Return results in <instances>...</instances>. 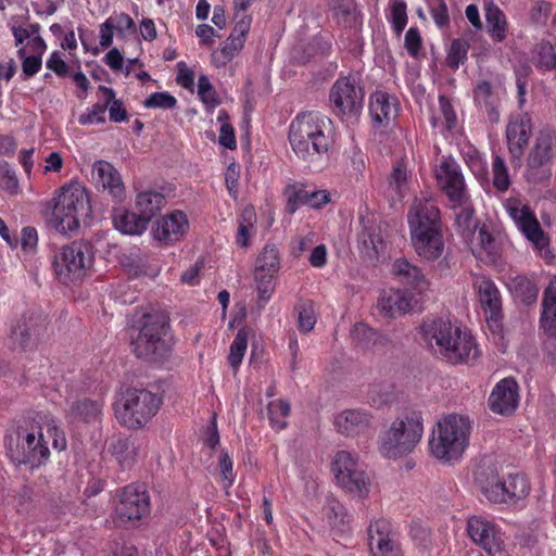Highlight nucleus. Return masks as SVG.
Segmentation results:
<instances>
[{
    "mask_svg": "<svg viewBox=\"0 0 556 556\" xmlns=\"http://www.w3.org/2000/svg\"><path fill=\"white\" fill-rule=\"evenodd\" d=\"M419 332L427 346L452 365L471 364L481 355L473 336L450 320L426 318Z\"/></svg>",
    "mask_w": 556,
    "mask_h": 556,
    "instance_id": "obj_1",
    "label": "nucleus"
},
{
    "mask_svg": "<svg viewBox=\"0 0 556 556\" xmlns=\"http://www.w3.org/2000/svg\"><path fill=\"white\" fill-rule=\"evenodd\" d=\"M288 139L299 159L316 163L333 144L331 121L318 112L300 113L289 126Z\"/></svg>",
    "mask_w": 556,
    "mask_h": 556,
    "instance_id": "obj_2",
    "label": "nucleus"
},
{
    "mask_svg": "<svg viewBox=\"0 0 556 556\" xmlns=\"http://www.w3.org/2000/svg\"><path fill=\"white\" fill-rule=\"evenodd\" d=\"M471 424L468 416L459 414L440 419L429 443L432 455L443 462L459 459L468 447Z\"/></svg>",
    "mask_w": 556,
    "mask_h": 556,
    "instance_id": "obj_3",
    "label": "nucleus"
},
{
    "mask_svg": "<svg viewBox=\"0 0 556 556\" xmlns=\"http://www.w3.org/2000/svg\"><path fill=\"white\" fill-rule=\"evenodd\" d=\"M424 433L421 414L410 412L397 417L379 437V450L384 457L400 458L410 454Z\"/></svg>",
    "mask_w": 556,
    "mask_h": 556,
    "instance_id": "obj_4",
    "label": "nucleus"
},
{
    "mask_svg": "<svg viewBox=\"0 0 556 556\" xmlns=\"http://www.w3.org/2000/svg\"><path fill=\"white\" fill-rule=\"evenodd\" d=\"M476 481L484 496L494 504L516 505L530 494L529 479L520 472L500 476L493 468L477 473Z\"/></svg>",
    "mask_w": 556,
    "mask_h": 556,
    "instance_id": "obj_5",
    "label": "nucleus"
},
{
    "mask_svg": "<svg viewBox=\"0 0 556 556\" xmlns=\"http://www.w3.org/2000/svg\"><path fill=\"white\" fill-rule=\"evenodd\" d=\"M143 318V325L132 341L134 352L144 361L160 362L170 352L169 319L164 313L147 314Z\"/></svg>",
    "mask_w": 556,
    "mask_h": 556,
    "instance_id": "obj_6",
    "label": "nucleus"
},
{
    "mask_svg": "<svg viewBox=\"0 0 556 556\" xmlns=\"http://www.w3.org/2000/svg\"><path fill=\"white\" fill-rule=\"evenodd\" d=\"M162 397L146 389H127L115 406L118 421L129 429L146 426L159 412Z\"/></svg>",
    "mask_w": 556,
    "mask_h": 556,
    "instance_id": "obj_7",
    "label": "nucleus"
},
{
    "mask_svg": "<svg viewBox=\"0 0 556 556\" xmlns=\"http://www.w3.org/2000/svg\"><path fill=\"white\" fill-rule=\"evenodd\" d=\"M90 205L86 190L78 185L63 187L55 199L50 226L62 235L76 231L79 218L87 216Z\"/></svg>",
    "mask_w": 556,
    "mask_h": 556,
    "instance_id": "obj_8",
    "label": "nucleus"
},
{
    "mask_svg": "<svg viewBox=\"0 0 556 556\" xmlns=\"http://www.w3.org/2000/svg\"><path fill=\"white\" fill-rule=\"evenodd\" d=\"M555 163L556 129L545 125L535 132L526 156V179L533 182L549 179Z\"/></svg>",
    "mask_w": 556,
    "mask_h": 556,
    "instance_id": "obj_9",
    "label": "nucleus"
},
{
    "mask_svg": "<svg viewBox=\"0 0 556 556\" xmlns=\"http://www.w3.org/2000/svg\"><path fill=\"white\" fill-rule=\"evenodd\" d=\"M93 264V247L87 241H73L53 256L58 279L68 285L88 275Z\"/></svg>",
    "mask_w": 556,
    "mask_h": 556,
    "instance_id": "obj_10",
    "label": "nucleus"
},
{
    "mask_svg": "<svg viewBox=\"0 0 556 556\" xmlns=\"http://www.w3.org/2000/svg\"><path fill=\"white\" fill-rule=\"evenodd\" d=\"M7 448L15 464L28 465L30 469L42 465L50 455L41 427L37 431L18 428L15 439L12 435L8 438Z\"/></svg>",
    "mask_w": 556,
    "mask_h": 556,
    "instance_id": "obj_11",
    "label": "nucleus"
},
{
    "mask_svg": "<svg viewBox=\"0 0 556 556\" xmlns=\"http://www.w3.org/2000/svg\"><path fill=\"white\" fill-rule=\"evenodd\" d=\"M150 513V496L143 485H126L119 496L115 508V520L118 525L127 527L137 525Z\"/></svg>",
    "mask_w": 556,
    "mask_h": 556,
    "instance_id": "obj_12",
    "label": "nucleus"
},
{
    "mask_svg": "<svg viewBox=\"0 0 556 556\" xmlns=\"http://www.w3.org/2000/svg\"><path fill=\"white\" fill-rule=\"evenodd\" d=\"M47 317L40 313H26L15 320L9 332L12 350L27 351L36 346L47 329Z\"/></svg>",
    "mask_w": 556,
    "mask_h": 556,
    "instance_id": "obj_13",
    "label": "nucleus"
},
{
    "mask_svg": "<svg viewBox=\"0 0 556 556\" xmlns=\"http://www.w3.org/2000/svg\"><path fill=\"white\" fill-rule=\"evenodd\" d=\"M467 533L489 555L502 556L505 553V533L494 521L473 516L467 521Z\"/></svg>",
    "mask_w": 556,
    "mask_h": 556,
    "instance_id": "obj_14",
    "label": "nucleus"
},
{
    "mask_svg": "<svg viewBox=\"0 0 556 556\" xmlns=\"http://www.w3.org/2000/svg\"><path fill=\"white\" fill-rule=\"evenodd\" d=\"M435 178L448 203L460 205L466 202L469 192L460 165L454 159L443 156L440 160L435 166Z\"/></svg>",
    "mask_w": 556,
    "mask_h": 556,
    "instance_id": "obj_15",
    "label": "nucleus"
},
{
    "mask_svg": "<svg viewBox=\"0 0 556 556\" xmlns=\"http://www.w3.org/2000/svg\"><path fill=\"white\" fill-rule=\"evenodd\" d=\"M336 112L342 115H356L364 104V91L353 76L339 77L329 92Z\"/></svg>",
    "mask_w": 556,
    "mask_h": 556,
    "instance_id": "obj_16",
    "label": "nucleus"
},
{
    "mask_svg": "<svg viewBox=\"0 0 556 556\" xmlns=\"http://www.w3.org/2000/svg\"><path fill=\"white\" fill-rule=\"evenodd\" d=\"M532 117L528 112H517L509 115L505 137L513 163H521L525 150L532 136Z\"/></svg>",
    "mask_w": 556,
    "mask_h": 556,
    "instance_id": "obj_17",
    "label": "nucleus"
},
{
    "mask_svg": "<svg viewBox=\"0 0 556 556\" xmlns=\"http://www.w3.org/2000/svg\"><path fill=\"white\" fill-rule=\"evenodd\" d=\"M409 233L442 230L440 210L432 198L416 197L407 213Z\"/></svg>",
    "mask_w": 556,
    "mask_h": 556,
    "instance_id": "obj_18",
    "label": "nucleus"
},
{
    "mask_svg": "<svg viewBox=\"0 0 556 556\" xmlns=\"http://www.w3.org/2000/svg\"><path fill=\"white\" fill-rule=\"evenodd\" d=\"M280 269V253L275 244H266L256 260L255 279L257 290L262 300L271 296L274 287L273 279Z\"/></svg>",
    "mask_w": 556,
    "mask_h": 556,
    "instance_id": "obj_19",
    "label": "nucleus"
},
{
    "mask_svg": "<svg viewBox=\"0 0 556 556\" xmlns=\"http://www.w3.org/2000/svg\"><path fill=\"white\" fill-rule=\"evenodd\" d=\"M368 544L372 556H402L397 533L389 520L378 519L370 522Z\"/></svg>",
    "mask_w": 556,
    "mask_h": 556,
    "instance_id": "obj_20",
    "label": "nucleus"
},
{
    "mask_svg": "<svg viewBox=\"0 0 556 556\" xmlns=\"http://www.w3.org/2000/svg\"><path fill=\"white\" fill-rule=\"evenodd\" d=\"M377 308L381 315L395 319L419 308V300L406 289H390L380 293Z\"/></svg>",
    "mask_w": 556,
    "mask_h": 556,
    "instance_id": "obj_21",
    "label": "nucleus"
},
{
    "mask_svg": "<svg viewBox=\"0 0 556 556\" xmlns=\"http://www.w3.org/2000/svg\"><path fill=\"white\" fill-rule=\"evenodd\" d=\"M92 181L98 190L106 191L115 202L125 199V186L118 170L106 161L92 165Z\"/></svg>",
    "mask_w": 556,
    "mask_h": 556,
    "instance_id": "obj_22",
    "label": "nucleus"
},
{
    "mask_svg": "<svg viewBox=\"0 0 556 556\" xmlns=\"http://www.w3.org/2000/svg\"><path fill=\"white\" fill-rule=\"evenodd\" d=\"M189 228L187 215L181 211H173L156 222L152 230L153 238L165 245L180 241Z\"/></svg>",
    "mask_w": 556,
    "mask_h": 556,
    "instance_id": "obj_23",
    "label": "nucleus"
},
{
    "mask_svg": "<svg viewBox=\"0 0 556 556\" xmlns=\"http://www.w3.org/2000/svg\"><path fill=\"white\" fill-rule=\"evenodd\" d=\"M334 427L346 437L367 434L374 429V417L366 409H344L336 415Z\"/></svg>",
    "mask_w": 556,
    "mask_h": 556,
    "instance_id": "obj_24",
    "label": "nucleus"
},
{
    "mask_svg": "<svg viewBox=\"0 0 556 556\" xmlns=\"http://www.w3.org/2000/svg\"><path fill=\"white\" fill-rule=\"evenodd\" d=\"M511 216L518 229L545 257L549 253L548 238L544 235L533 212L528 206H522L521 208H514Z\"/></svg>",
    "mask_w": 556,
    "mask_h": 556,
    "instance_id": "obj_25",
    "label": "nucleus"
},
{
    "mask_svg": "<svg viewBox=\"0 0 556 556\" xmlns=\"http://www.w3.org/2000/svg\"><path fill=\"white\" fill-rule=\"evenodd\" d=\"M518 383L513 378H505L494 387L489 397V406L493 413L513 414L519 403Z\"/></svg>",
    "mask_w": 556,
    "mask_h": 556,
    "instance_id": "obj_26",
    "label": "nucleus"
},
{
    "mask_svg": "<svg viewBox=\"0 0 556 556\" xmlns=\"http://www.w3.org/2000/svg\"><path fill=\"white\" fill-rule=\"evenodd\" d=\"M470 244L473 255L484 263L494 264L501 256V242L490 232L486 225L479 227L471 236Z\"/></svg>",
    "mask_w": 556,
    "mask_h": 556,
    "instance_id": "obj_27",
    "label": "nucleus"
},
{
    "mask_svg": "<svg viewBox=\"0 0 556 556\" xmlns=\"http://www.w3.org/2000/svg\"><path fill=\"white\" fill-rule=\"evenodd\" d=\"M410 240L415 252L426 261H435L444 252L443 230L413 232Z\"/></svg>",
    "mask_w": 556,
    "mask_h": 556,
    "instance_id": "obj_28",
    "label": "nucleus"
},
{
    "mask_svg": "<svg viewBox=\"0 0 556 556\" xmlns=\"http://www.w3.org/2000/svg\"><path fill=\"white\" fill-rule=\"evenodd\" d=\"M399 101L383 91H376L370 96L369 112L372 121L378 124H389L397 116Z\"/></svg>",
    "mask_w": 556,
    "mask_h": 556,
    "instance_id": "obj_29",
    "label": "nucleus"
},
{
    "mask_svg": "<svg viewBox=\"0 0 556 556\" xmlns=\"http://www.w3.org/2000/svg\"><path fill=\"white\" fill-rule=\"evenodd\" d=\"M251 22L252 18L250 15H242L236 22L231 34L219 50V55L222 58L220 64H227L239 51H241L245 42L247 35L250 30Z\"/></svg>",
    "mask_w": 556,
    "mask_h": 556,
    "instance_id": "obj_30",
    "label": "nucleus"
},
{
    "mask_svg": "<svg viewBox=\"0 0 556 556\" xmlns=\"http://www.w3.org/2000/svg\"><path fill=\"white\" fill-rule=\"evenodd\" d=\"M393 274L397 279L404 283L410 286L419 294H422L429 288V281L422 274L421 269L406 258H399L393 263Z\"/></svg>",
    "mask_w": 556,
    "mask_h": 556,
    "instance_id": "obj_31",
    "label": "nucleus"
},
{
    "mask_svg": "<svg viewBox=\"0 0 556 556\" xmlns=\"http://www.w3.org/2000/svg\"><path fill=\"white\" fill-rule=\"evenodd\" d=\"M540 325L549 337H556V277L543 291Z\"/></svg>",
    "mask_w": 556,
    "mask_h": 556,
    "instance_id": "obj_32",
    "label": "nucleus"
},
{
    "mask_svg": "<svg viewBox=\"0 0 556 556\" xmlns=\"http://www.w3.org/2000/svg\"><path fill=\"white\" fill-rule=\"evenodd\" d=\"M484 16L488 33L494 42H502L508 34V22L504 12L493 2H484Z\"/></svg>",
    "mask_w": 556,
    "mask_h": 556,
    "instance_id": "obj_33",
    "label": "nucleus"
},
{
    "mask_svg": "<svg viewBox=\"0 0 556 556\" xmlns=\"http://www.w3.org/2000/svg\"><path fill=\"white\" fill-rule=\"evenodd\" d=\"M473 100L477 106L484 110L490 123H498V99L494 94L492 85L489 81L481 80L477 84L473 90Z\"/></svg>",
    "mask_w": 556,
    "mask_h": 556,
    "instance_id": "obj_34",
    "label": "nucleus"
},
{
    "mask_svg": "<svg viewBox=\"0 0 556 556\" xmlns=\"http://www.w3.org/2000/svg\"><path fill=\"white\" fill-rule=\"evenodd\" d=\"M165 195L156 190L147 189L137 193L136 210L148 223L165 206Z\"/></svg>",
    "mask_w": 556,
    "mask_h": 556,
    "instance_id": "obj_35",
    "label": "nucleus"
},
{
    "mask_svg": "<svg viewBox=\"0 0 556 556\" xmlns=\"http://www.w3.org/2000/svg\"><path fill=\"white\" fill-rule=\"evenodd\" d=\"M113 224L115 228L126 235H140L147 227L148 222L139 212H129L123 208H117L113 213Z\"/></svg>",
    "mask_w": 556,
    "mask_h": 556,
    "instance_id": "obj_36",
    "label": "nucleus"
},
{
    "mask_svg": "<svg viewBox=\"0 0 556 556\" xmlns=\"http://www.w3.org/2000/svg\"><path fill=\"white\" fill-rule=\"evenodd\" d=\"M452 210H455V224L457 230L463 237L469 238L478 231V223L475 218V210L472 207L470 194L467 195L466 202L460 205L448 203Z\"/></svg>",
    "mask_w": 556,
    "mask_h": 556,
    "instance_id": "obj_37",
    "label": "nucleus"
},
{
    "mask_svg": "<svg viewBox=\"0 0 556 556\" xmlns=\"http://www.w3.org/2000/svg\"><path fill=\"white\" fill-rule=\"evenodd\" d=\"M336 479L342 489L359 498L366 496L369 492V479L363 469L336 473Z\"/></svg>",
    "mask_w": 556,
    "mask_h": 556,
    "instance_id": "obj_38",
    "label": "nucleus"
},
{
    "mask_svg": "<svg viewBox=\"0 0 556 556\" xmlns=\"http://www.w3.org/2000/svg\"><path fill=\"white\" fill-rule=\"evenodd\" d=\"M481 306L491 319H497L502 311L500 291L493 281L483 279L478 287Z\"/></svg>",
    "mask_w": 556,
    "mask_h": 556,
    "instance_id": "obj_39",
    "label": "nucleus"
},
{
    "mask_svg": "<svg viewBox=\"0 0 556 556\" xmlns=\"http://www.w3.org/2000/svg\"><path fill=\"white\" fill-rule=\"evenodd\" d=\"M109 452L122 467H130L138 455V448L135 443L128 437L121 434L112 438Z\"/></svg>",
    "mask_w": 556,
    "mask_h": 556,
    "instance_id": "obj_40",
    "label": "nucleus"
},
{
    "mask_svg": "<svg viewBox=\"0 0 556 556\" xmlns=\"http://www.w3.org/2000/svg\"><path fill=\"white\" fill-rule=\"evenodd\" d=\"M102 412V404L98 401L83 399L72 403L67 418L71 421L90 422L99 418Z\"/></svg>",
    "mask_w": 556,
    "mask_h": 556,
    "instance_id": "obj_41",
    "label": "nucleus"
},
{
    "mask_svg": "<svg viewBox=\"0 0 556 556\" xmlns=\"http://www.w3.org/2000/svg\"><path fill=\"white\" fill-rule=\"evenodd\" d=\"M361 252L369 260L379 256L386 247L382 237L375 228H365L358 237Z\"/></svg>",
    "mask_w": 556,
    "mask_h": 556,
    "instance_id": "obj_42",
    "label": "nucleus"
},
{
    "mask_svg": "<svg viewBox=\"0 0 556 556\" xmlns=\"http://www.w3.org/2000/svg\"><path fill=\"white\" fill-rule=\"evenodd\" d=\"M509 288L514 296L525 305H531L538 300L539 289L536 285L525 276L513 278Z\"/></svg>",
    "mask_w": 556,
    "mask_h": 556,
    "instance_id": "obj_43",
    "label": "nucleus"
},
{
    "mask_svg": "<svg viewBox=\"0 0 556 556\" xmlns=\"http://www.w3.org/2000/svg\"><path fill=\"white\" fill-rule=\"evenodd\" d=\"M256 213L253 207L247 206L241 211L238 218V230L236 242L242 248L250 245V238L255 231Z\"/></svg>",
    "mask_w": 556,
    "mask_h": 556,
    "instance_id": "obj_44",
    "label": "nucleus"
},
{
    "mask_svg": "<svg viewBox=\"0 0 556 556\" xmlns=\"http://www.w3.org/2000/svg\"><path fill=\"white\" fill-rule=\"evenodd\" d=\"M98 91L103 94L104 104L109 111V118L114 123L128 121V114L122 100L116 99L115 91L106 86L100 85Z\"/></svg>",
    "mask_w": 556,
    "mask_h": 556,
    "instance_id": "obj_45",
    "label": "nucleus"
},
{
    "mask_svg": "<svg viewBox=\"0 0 556 556\" xmlns=\"http://www.w3.org/2000/svg\"><path fill=\"white\" fill-rule=\"evenodd\" d=\"M290 414V404L286 400L271 401L267 405V415L270 426L280 431L287 427V417Z\"/></svg>",
    "mask_w": 556,
    "mask_h": 556,
    "instance_id": "obj_46",
    "label": "nucleus"
},
{
    "mask_svg": "<svg viewBox=\"0 0 556 556\" xmlns=\"http://www.w3.org/2000/svg\"><path fill=\"white\" fill-rule=\"evenodd\" d=\"M33 54L26 55L25 47L17 49V56L22 61V72L24 77L30 78L35 76L42 66V55L46 51H39L38 49H31Z\"/></svg>",
    "mask_w": 556,
    "mask_h": 556,
    "instance_id": "obj_47",
    "label": "nucleus"
},
{
    "mask_svg": "<svg viewBox=\"0 0 556 556\" xmlns=\"http://www.w3.org/2000/svg\"><path fill=\"white\" fill-rule=\"evenodd\" d=\"M283 194L287 199L286 211L289 214H294L301 206L307 205L308 190L303 186L288 185Z\"/></svg>",
    "mask_w": 556,
    "mask_h": 556,
    "instance_id": "obj_48",
    "label": "nucleus"
},
{
    "mask_svg": "<svg viewBox=\"0 0 556 556\" xmlns=\"http://www.w3.org/2000/svg\"><path fill=\"white\" fill-rule=\"evenodd\" d=\"M468 49L469 43L465 39H454L447 52V65L453 70H457L467 60Z\"/></svg>",
    "mask_w": 556,
    "mask_h": 556,
    "instance_id": "obj_49",
    "label": "nucleus"
},
{
    "mask_svg": "<svg viewBox=\"0 0 556 556\" xmlns=\"http://www.w3.org/2000/svg\"><path fill=\"white\" fill-rule=\"evenodd\" d=\"M248 348V336L244 330H239L230 345L228 356L229 364L232 368H238L242 362Z\"/></svg>",
    "mask_w": 556,
    "mask_h": 556,
    "instance_id": "obj_50",
    "label": "nucleus"
},
{
    "mask_svg": "<svg viewBox=\"0 0 556 556\" xmlns=\"http://www.w3.org/2000/svg\"><path fill=\"white\" fill-rule=\"evenodd\" d=\"M361 465L358 463V456L355 453L349 451H339L336 454L333 460V470L334 473H342V471L348 472L352 470H361Z\"/></svg>",
    "mask_w": 556,
    "mask_h": 556,
    "instance_id": "obj_51",
    "label": "nucleus"
},
{
    "mask_svg": "<svg viewBox=\"0 0 556 556\" xmlns=\"http://www.w3.org/2000/svg\"><path fill=\"white\" fill-rule=\"evenodd\" d=\"M352 334L356 340L363 341L366 345L370 343L374 345L378 343L383 344L384 342L389 341L386 336L362 323L354 326Z\"/></svg>",
    "mask_w": 556,
    "mask_h": 556,
    "instance_id": "obj_52",
    "label": "nucleus"
},
{
    "mask_svg": "<svg viewBox=\"0 0 556 556\" xmlns=\"http://www.w3.org/2000/svg\"><path fill=\"white\" fill-rule=\"evenodd\" d=\"M198 96L207 109H215L220 101L217 98L208 77L201 75L198 80Z\"/></svg>",
    "mask_w": 556,
    "mask_h": 556,
    "instance_id": "obj_53",
    "label": "nucleus"
},
{
    "mask_svg": "<svg viewBox=\"0 0 556 556\" xmlns=\"http://www.w3.org/2000/svg\"><path fill=\"white\" fill-rule=\"evenodd\" d=\"M492 173L493 186L500 191L507 190L510 185L508 169L504 160L498 155L493 159Z\"/></svg>",
    "mask_w": 556,
    "mask_h": 556,
    "instance_id": "obj_54",
    "label": "nucleus"
},
{
    "mask_svg": "<svg viewBox=\"0 0 556 556\" xmlns=\"http://www.w3.org/2000/svg\"><path fill=\"white\" fill-rule=\"evenodd\" d=\"M406 3L403 0H395L391 7L390 22L396 36H401L407 24Z\"/></svg>",
    "mask_w": 556,
    "mask_h": 556,
    "instance_id": "obj_55",
    "label": "nucleus"
},
{
    "mask_svg": "<svg viewBox=\"0 0 556 556\" xmlns=\"http://www.w3.org/2000/svg\"><path fill=\"white\" fill-rule=\"evenodd\" d=\"M147 109L169 110L177 105V99L169 92L161 91L151 93L143 102Z\"/></svg>",
    "mask_w": 556,
    "mask_h": 556,
    "instance_id": "obj_56",
    "label": "nucleus"
},
{
    "mask_svg": "<svg viewBox=\"0 0 556 556\" xmlns=\"http://www.w3.org/2000/svg\"><path fill=\"white\" fill-rule=\"evenodd\" d=\"M106 104L104 101L94 103L86 113L78 117V123L83 126L105 123Z\"/></svg>",
    "mask_w": 556,
    "mask_h": 556,
    "instance_id": "obj_57",
    "label": "nucleus"
},
{
    "mask_svg": "<svg viewBox=\"0 0 556 556\" xmlns=\"http://www.w3.org/2000/svg\"><path fill=\"white\" fill-rule=\"evenodd\" d=\"M391 386L389 383H372L368 390V400L374 406H382L391 400Z\"/></svg>",
    "mask_w": 556,
    "mask_h": 556,
    "instance_id": "obj_58",
    "label": "nucleus"
},
{
    "mask_svg": "<svg viewBox=\"0 0 556 556\" xmlns=\"http://www.w3.org/2000/svg\"><path fill=\"white\" fill-rule=\"evenodd\" d=\"M114 24L113 28L117 31V36L125 38L127 33H135L136 25L132 18L126 13H119L108 17Z\"/></svg>",
    "mask_w": 556,
    "mask_h": 556,
    "instance_id": "obj_59",
    "label": "nucleus"
},
{
    "mask_svg": "<svg viewBox=\"0 0 556 556\" xmlns=\"http://www.w3.org/2000/svg\"><path fill=\"white\" fill-rule=\"evenodd\" d=\"M218 465L220 477L224 482V488L228 489L233 484L235 473L232 468V460L227 452L222 451L219 453Z\"/></svg>",
    "mask_w": 556,
    "mask_h": 556,
    "instance_id": "obj_60",
    "label": "nucleus"
},
{
    "mask_svg": "<svg viewBox=\"0 0 556 556\" xmlns=\"http://www.w3.org/2000/svg\"><path fill=\"white\" fill-rule=\"evenodd\" d=\"M430 14L435 25L443 29L450 26V14L444 0L430 4Z\"/></svg>",
    "mask_w": 556,
    "mask_h": 556,
    "instance_id": "obj_61",
    "label": "nucleus"
},
{
    "mask_svg": "<svg viewBox=\"0 0 556 556\" xmlns=\"http://www.w3.org/2000/svg\"><path fill=\"white\" fill-rule=\"evenodd\" d=\"M47 433L53 439V447L58 451H63L66 447V440L62 430L59 429L55 420L52 417L45 416Z\"/></svg>",
    "mask_w": 556,
    "mask_h": 556,
    "instance_id": "obj_62",
    "label": "nucleus"
},
{
    "mask_svg": "<svg viewBox=\"0 0 556 556\" xmlns=\"http://www.w3.org/2000/svg\"><path fill=\"white\" fill-rule=\"evenodd\" d=\"M422 45V39L418 28L410 27L404 38V47L408 54L413 58L417 56Z\"/></svg>",
    "mask_w": 556,
    "mask_h": 556,
    "instance_id": "obj_63",
    "label": "nucleus"
},
{
    "mask_svg": "<svg viewBox=\"0 0 556 556\" xmlns=\"http://www.w3.org/2000/svg\"><path fill=\"white\" fill-rule=\"evenodd\" d=\"M439 105L446 128L448 130L453 129L456 126L457 117L450 99L444 94L439 96Z\"/></svg>",
    "mask_w": 556,
    "mask_h": 556,
    "instance_id": "obj_64",
    "label": "nucleus"
}]
</instances>
